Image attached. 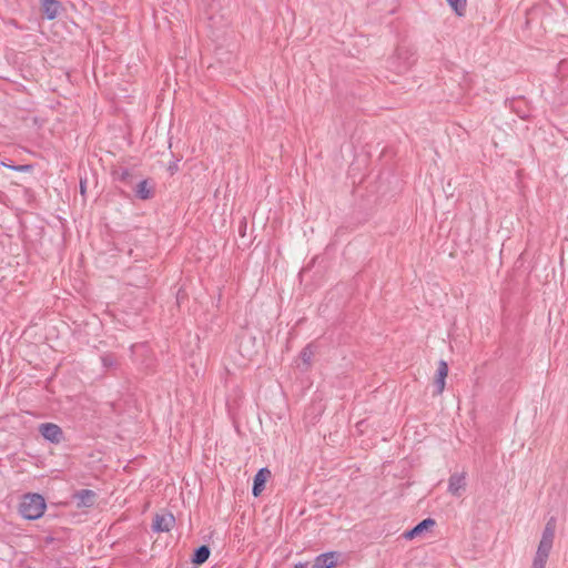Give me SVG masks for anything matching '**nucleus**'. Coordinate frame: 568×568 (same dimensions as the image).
I'll return each instance as SVG.
<instances>
[{"instance_id":"obj_1","label":"nucleus","mask_w":568,"mask_h":568,"mask_svg":"<svg viewBox=\"0 0 568 568\" xmlns=\"http://www.w3.org/2000/svg\"><path fill=\"white\" fill-rule=\"evenodd\" d=\"M47 508L44 498L39 494H27L23 496L19 511L28 520L40 518Z\"/></svg>"},{"instance_id":"obj_2","label":"nucleus","mask_w":568,"mask_h":568,"mask_svg":"<svg viewBox=\"0 0 568 568\" xmlns=\"http://www.w3.org/2000/svg\"><path fill=\"white\" fill-rule=\"evenodd\" d=\"M414 61V54L409 50L398 48L392 60V65L398 73H403L413 65Z\"/></svg>"},{"instance_id":"obj_3","label":"nucleus","mask_w":568,"mask_h":568,"mask_svg":"<svg viewBox=\"0 0 568 568\" xmlns=\"http://www.w3.org/2000/svg\"><path fill=\"white\" fill-rule=\"evenodd\" d=\"M39 432L50 443L58 444L63 438V433L60 426L53 423H43L39 426Z\"/></svg>"},{"instance_id":"obj_4","label":"nucleus","mask_w":568,"mask_h":568,"mask_svg":"<svg viewBox=\"0 0 568 568\" xmlns=\"http://www.w3.org/2000/svg\"><path fill=\"white\" fill-rule=\"evenodd\" d=\"M41 12L49 20L55 19L63 10L59 0H40Z\"/></svg>"},{"instance_id":"obj_5","label":"nucleus","mask_w":568,"mask_h":568,"mask_svg":"<svg viewBox=\"0 0 568 568\" xmlns=\"http://www.w3.org/2000/svg\"><path fill=\"white\" fill-rule=\"evenodd\" d=\"M466 486L465 473H455L449 477L448 491L456 497H459Z\"/></svg>"},{"instance_id":"obj_6","label":"nucleus","mask_w":568,"mask_h":568,"mask_svg":"<svg viewBox=\"0 0 568 568\" xmlns=\"http://www.w3.org/2000/svg\"><path fill=\"white\" fill-rule=\"evenodd\" d=\"M174 523L175 519L171 514L156 515L153 520L152 528L158 532H166L171 530Z\"/></svg>"},{"instance_id":"obj_7","label":"nucleus","mask_w":568,"mask_h":568,"mask_svg":"<svg viewBox=\"0 0 568 568\" xmlns=\"http://www.w3.org/2000/svg\"><path fill=\"white\" fill-rule=\"evenodd\" d=\"M133 190L140 200H149L154 194V185L148 179L140 181Z\"/></svg>"},{"instance_id":"obj_8","label":"nucleus","mask_w":568,"mask_h":568,"mask_svg":"<svg viewBox=\"0 0 568 568\" xmlns=\"http://www.w3.org/2000/svg\"><path fill=\"white\" fill-rule=\"evenodd\" d=\"M270 475L271 471L267 468H261L254 476L252 493L255 497H257L263 491Z\"/></svg>"},{"instance_id":"obj_9","label":"nucleus","mask_w":568,"mask_h":568,"mask_svg":"<svg viewBox=\"0 0 568 568\" xmlns=\"http://www.w3.org/2000/svg\"><path fill=\"white\" fill-rule=\"evenodd\" d=\"M551 548L552 546L539 542L532 568H545Z\"/></svg>"},{"instance_id":"obj_10","label":"nucleus","mask_w":568,"mask_h":568,"mask_svg":"<svg viewBox=\"0 0 568 568\" xmlns=\"http://www.w3.org/2000/svg\"><path fill=\"white\" fill-rule=\"evenodd\" d=\"M336 564V554L326 552L317 556L312 565V568H332Z\"/></svg>"},{"instance_id":"obj_11","label":"nucleus","mask_w":568,"mask_h":568,"mask_svg":"<svg viewBox=\"0 0 568 568\" xmlns=\"http://www.w3.org/2000/svg\"><path fill=\"white\" fill-rule=\"evenodd\" d=\"M435 525V520L432 518H426L417 524L413 529L405 532V537L408 539H413L416 536H419L424 530L433 527Z\"/></svg>"},{"instance_id":"obj_12","label":"nucleus","mask_w":568,"mask_h":568,"mask_svg":"<svg viewBox=\"0 0 568 568\" xmlns=\"http://www.w3.org/2000/svg\"><path fill=\"white\" fill-rule=\"evenodd\" d=\"M555 529H556V520L555 518H550L542 531L540 544H546L552 546L555 538Z\"/></svg>"},{"instance_id":"obj_13","label":"nucleus","mask_w":568,"mask_h":568,"mask_svg":"<svg viewBox=\"0 0 568 568\" xmlns=\"http://www.w3.org/2000/svg\"><path fill=\"white\" fill-rule=\"evenodd\" d=\"M95 498L94 491L90 489H82L75 494L78 506L90 507L93 505Z\"/></svg>"},{"instance_id":"obj_14","label":"nucleus","mask_w":568,"mask_h":568,"mask_svg":"<svg viewBox=\"0 0 568 568\" xmlns=\"http://www.w3.org/2000/svg\"><path fill=\"white\" fill-rule=\"evenodd\" d=\"M210 548L205 545L203 546H200L195 551H194V555H193V559L192 561L196 565H201L203 562H205L209 557H210Z\"/></svg>"},{"instance_id":"obj_15","label":"nucleus","mask_w":568,"mask_h":568,"mask_svg":"<svg viewBox=\"0 0 568 568\" xmlns=\"http://www.w3.org/2000/svg\"><path fill=\"white\" fill-rule=\"evenodd\" d=\"M314 356V352L312 349V347L308 345L306 346L302 352H301V361L303 363V365L305 366V368H307L310 365H311V362H312V358Z\"/></svg>"},{"instance_id":"obj_16","label":"nucleus","mask_w":568,"mask_h":568,"mask_svg":"<svg viewBox=\"0 0 568 568\" xmlns=\"http://www.w3.org/2000/svg\"><path fill=\"white\" fill-rule=\"evenodd\" d=\"M447 2L458 16L463 14V11L466 8V0H447Z\"/></svg>"},{"instance_id":"obj_17","label":"nucleus","mask_w":568,"mask_h":568,"mask_svg":"<svg viewBox=\"0 0 568 568\" xmlns=\"http://www.w3.org/2000/svg\"><path fill=\"white\" fill-rule=\"evenodd\" d=\"M448 374V365L445 361H440L437 368V377L446 378Z\"/></svg>"},{"instance_id":"obj_18","label":"nucleus","mask_w":568,"mask_h":568,"mask_svg":"<svg viewBox=\"0 0 568 568\" xmlns=\"http://www.w3.org/2000/svg\"><path fill=\"white\" fill-rule=\"evenodd\" d=\"M445 379H446V378L436 377V381H435V387H436V393H437V394H442V393L444 392V388H445Z\"/></svg>"},{"instance_id":"obj_19","label":"nucleus","mask_w":568,"mask_h":568,"mask_svg":"<svg viewBox=\"0 0 568 568\" xmlns=\"http://www.w3.org/2000/svg\"><path fill=\"white\" fill-rule=\"evenodd\" d=\"M10 169L13 171H17V172H28L31 170V166L30 165H14V166H10Z\"/></svg>"},{"instance_id":"obj_20","label":"nucleus","mask_w":568,"mask_h":568,"mask_svg":"<svg viewBox=\"0 0 568 568\" xmlns=\"http://www.w3.org/2000/svg\"><path fill=\"white\" fill-rule=\"evenodd\" d=\"M103 365L104 366H112L113 365V362L112 361H109L108 357H103Z\"/></svg>"},{"instance_id":"obj_21","label":"nucleus","mask_w":568,"mask_h":568,"mask_svg":"<svg viewBox=\"0 0 568 568\" xmlns=\"http://www.w3.org/2000/svg\"><path fill=\"white\" fill-rule=\"evenodd\" d=\"M128 176H129V172L128 171H123L122 175H121V180L125 181Z\"/></svg>"},{"instance_id":"obj_22","label":"nucleus","mask_w":568,"mask_h":568,"mask_svg":"<svg viewBox=\"0 0 568 568\" xmlns=\"http://www.w3.org/2000/svg\"><path fill=\"white\" fill-rule=\"evenodd\" d=\"M306 564H297L295 565V568H306Z\"/></svg>"},{"instance_id":"obj_23","label":"nucleus","mask_w":568,"mask_h":568,"mask_svg":"<svg viewBox=\"0 0 568 568\" xmlns=\"http://www.w3.org/2000/svg\"><path fill=\"white\" fill-rule=\"evenodd\" d=\"M3 166L9 168L12 166L11 163H2Z\"/></svg>"}]
</instances>
